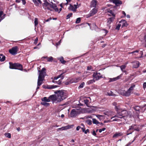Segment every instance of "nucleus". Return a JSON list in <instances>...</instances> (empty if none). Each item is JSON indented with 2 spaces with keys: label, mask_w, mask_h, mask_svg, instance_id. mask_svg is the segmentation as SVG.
<instances>
[{
  "label": "nucleus",
  "mask_w": 146,
  "mask_h": 146,
  "mask_svg": "<svg viewBox=\"0 0 146 146\" xmlns=\"http://www.w3.org/2000/svg\"><path fill=\"white\" fill-rule=\"evenodd\" d=\"M97 4V1L95 0L92 1L91 3V6L92 7H96Z\"/></svg>",
  "instance_id": "nucleus-25"
},
{
  "label": "nucleus",
  "mask_w": 146,
  "mask_h": 146,
  "mask_svg": "<svg viewBox=\"0 0 146 146\" xmlns=\"http://www.w3.org/2000/svg\"><path fill=\"white\" fill-rule=\"evenodd\" d=\"M57 87L56 85H48L46 87V88L48 89H50L54 88Z\"/></svg>",
  "instance_id": "nucleus-30"
},
{
  "label": "nucleus",
  "mask_w": 146,
  "mask_h": 146,
  "mask_svg": "<svg viewBox=\"0 0 146 146\" xmlns=\"http://www.w3.org/2000/svg\"><path fill=\"white\" fill-rule=\"evenodd\" d=\"M109 1L110 2L114 3L117 6H118L122 3L121 1L119 0H109Z\"/></svg>",
  "instance_id": "nucleus-11"
},
{
  "label": "nucleus",
  "mask_w": 146,
  "mask_h": 146,
  "mask_svg": "<svg viewBox=\"0 0 146 146\" xmlns=\"http://www.w3.org/2000/svg\"><path fill=\"white\" fill-rule=\"evenodd\" d=\"M9 64V68L11 69H15L16 67V63L13 64L11 62H10Z\"/></svg>",
  "instance_id": "nucleus-27"
},
{
  "label": "nucleus",
  "mask_w": 146,
  "mask_h": 146,
  "mask_svg": "<svg viewBox=\"0 0 146 146\" xmlns=\"http://www.w3.org/2000/svg\"><path fill=\"white\" fill-rule=\"evenodd\" d=\"M38 38H36L35 39L34 41V43L35 44H36L38 42Z\"/></svg>",
  "instance_id": "nucleus-51"
},
{
  "label": "nucleus",
  "mask_w": 146,
  "mask_h": 146,
  "mask_svg": "<svg viewBox=\"0 0 146 146\" xmlns=\"http://www.w3.org/2000/svg\"><path fill=\"white\" fill-rule=\"evenodd\" d=\"M43 58H46L47 60V61L48 62H51L53 60V58L52 56L50 57H48L47 56H44L43 57Z\"/></svg>",
  "instance_id": "nucleus-29"
},
{
  "label": "nucleus",
  "mask_w": 146,
  "mask_h": 146,
  "mask_svg": "<svg viewBox=\"0 0 146 146\" xmlns=\"http://www.w3.org/2000/svg\"><path fill=\"white\" fill-rule=\"evenodd\" d=\"M134 109L135 110L138 111H139L140 110V108L138 106L135 107Z\"/></svg>",
  "instance_id": "nucleus-47"
},
{
  "label": "nucleus",
  "mask_w": 146,
  "mask_h": 146,
  "mask_svg": "<svg viewBox=\"0 0 146 146\" xmlns=\"http://www.w3.org/2000/svg\"><path fill=\"white\" fill-rule=\"evenodd\" d=\"M88 122V123L90 125L92 124V121L91 120H88V121H87Z\"/></svg>",
  "instance_id": "nucleus-55"
},
{
  "label": "nucleus",
  "mask_w": 146,
  "mask_h": 146,
  "mask_svg": "<svg viewBox=\"0 0 146 146\" xmlns=\"http://www.w3.org/2000/svg\"><path fill=\"white\" fill-rule=\"evenodd\" d=\"M21 0H16V2L17 3H19L20 2Z\"/></svg>",
  "instance_id": "nucleus-62"
},
{
  "label": "nucleus",
  "mask_w": 146,
  "mask_h": 146,
  "mask_svg": "<svg viewBox=\"0 0 146 146\" xmlns=\"http://www.w3.org/2000/svg\"><path fill=\"white\" fill-rule=\"evenodd\" d=\"M119 23H122V27H127L128 25V24L126 21H125V20H122L121 21L119 22Z\"/></svg>",
  "instance_id": "nucleus-22"
},
{
  "label": "nucleus",
  "mask_w": 146,
  "mask_h": 146,
  "mask_svg": "<svg viewBox=\"0 0 146 146\" xmlns=\"http://www.w3.org/2000/svg\"><path fill=\"white\" fill-rule=\"evenodd\" d=\"M96 116L100 120H103L105 119L104 115L98 114L96 115Z\"/></svg>",
  "instance_id": "nucleus-24"
},
{
  "label": "nucleus",
  "mask_w": 146,
  "mask_h": 146,
  "mask_svg": "<svg viewBox=\"0 0 146 146\" xmlns=\"http://www.w3.org/2000/svg\"><path fill=\"white\" fill-rule=\"evenodd\" d=\"M144 40L146 42V45L145 46L146 47V34L145 35L144 37Z\"/></svg>",
  "instance_id": "nucleus-54"
},
{
  "label": "nucleus",
  "mask_w": 146,
  "mask_h": 146,
  "mask_svg": "<svg viewBox=\"0 0 146 146\" xmlns=\"http://www.w3.org/2000/svg\"><path fill=\"white\" fill-rule=\"evenodd\" d=\"M106 129L105 128L103 127L102 129H99V131L100 133H101L102 131H104Z\"/></svg>",
  "instance_id": "nucleus-44"
},
{
  "label": "nucleus",
  "mask_w": 146,
  "mask_h": 146,
  "mask_svg": "<svg viewBox=\"0 0 146 146\" xmlns=\"http://www.w3.org/2000/svg\"><path fill=\"white\" fill-rule=\"evenodd\" d=\"M126 67V65H122V66H120V68L121 71L123 72H126V71L125 70H124L125 68Z\"/></svg>",
  "instance_id": "nucleus-33"
},
{
  "label": "nucleus",
  "mask_w": 146,
  "mask_h": 146,
  "mask_svg": "<svg viewBox=\"0 0 146 146\" xmlns=\"http://www.w3.org/2000/svg\"><path fill=\"white\" fill-rule=\"evenodd\" d=\"M107 12L109 13L110 14L108 15L110 16H113V17H115V15L114 13V11L111 10L110 9H108L106 10Z\"/></svg>",
  "instance_id": "nucleus-15"
},
{
  "label": "nucleus",
  "mask_w": 146,
  "mask_h": 146,
  "mask_svg": "<svg viewBox=\"0 0 146 146\" xmlns=\"http://www.w3.org/2000/svg\"><path fill=\"white\" fill-rule=\"evenodd\" d=\"M23 4L25 5L26 4V1L25 0H22Z\"/></svg>",
  "instance_id": "nucleus-57"
},
{
  "label": "nucleus",
  "mask_w": 146,
  "mask_h": 146,
  "mask_svg": "<svg viewBox=\"0 0 146 146\" xmlns=\"http://www.w3.org/2000/svg\"><path fill=\"white\" fill-rule=\"evenodd\" d=\"M92 122L94 124H98L99 123V122L96 119H92Z\"/></svg>",
  "instance_id": "nucleus-37"
},
{
  "label": "nucleus",
  "mask_w": 146,
  "mask_h": 146,
  "mask_svg": "<svg viewBox=\"0 0 146 146\" xmlns=\"http://www.w3.org/2000/svg\"><path fill=\"white\" fill-rule=\"evenodd\" d=\"M62 81L61 80H59L58 81H55V83L58 84H60L61 83Z\"/></svg>",
  "instance_id": "nucleus-46"
},
{
  "label": "nucleus",
  "mask_w": 146,
  "mask_h": 146,
  "mask_svg": "<svg viewBox=\"0 0 146 146\" xmlns=\"http://www.w3.org/2000/svg\"><path fill=\"white\" fill-rule=\"evenodd\" d=\"M115 110L117 112V114L116 115L111 117V119H112L113 118L117 117L120 118H122L123 117H125L128 116V112L126 110H121L120 109L117 107L116 106L115 108Z\"/></svg>",
  "instance_id": "nucleus-4"
},
{
  "label": "nucleus",
  "mask_w": 146,
  "mask_h": 146,
  "mask_svg": "<svg viewBox=\"0 0 146 146\" xmlns=\"http://www.w3.org/2000/svg\"><path fill=\"white\" fill-rule=\"evenodd\" d=\"M93 77L94 78H95L96 80H98L100 78H102V75L99 72L94 73Z\"/></svg>",
  "instance_id": "nucleus-8"
},
{
  "label": "nucleus",
  "mask_w": 146,
  "mask_h": 146,
  "mask_svg": "<svg viewBox=\"0 0 146 146\" xmlns=\"http://www.w3.org/2000/svg\"><path fill=\"white\" fill-rule=\"evenodd\" d=\"M33 1L35 5L37 6H39L41 3V1L40 0H33Z\"/></svg>",
  "instance_id": "nucleus-23"
},
{
  "label": "nucleus",
  "mask_w": 146,
  "mask_h": 146,
  "mask_svg": "<svg viewBox=\"0 0 146 146\" xmlns=\"http://www.w3.org/2000/svg\"><path fill=\"white\" fill-rule=\"evenodd\" d=\"M5 57L4 56H2V58H1V57H0V60L1 62H3L4 61L5 59Z\"/></svg>",
  "instance_id": "nucleus-41"
},
{
  "label": "nucleus",
  "mask_w": 146,
  "mask_h": 146,
  "mask_svg": "<svg viewBox=\"0 0 146 146\" xmlns=\"http://www.w3.org/2000/svg\"><path fill=\"white\" fill-rule=\"evenodd\" d=\"M121 77V76H119L113 78H110L109 79V82H113L119 79Z\"/></svg>",
  "instance_id": "nucleus-19"
},
{
  "label": "nucleus",
  "mask_w": 146,
  "mask_h": 146,
  "mask_svg": "<svg viewBox=\"0 0 146 146\" xmlns=\"http://www.w3.org/2000/svg\"><path fill=\"white\" fill-rule=\"evenodd\" d=\"M122 135V133L121 132H117L116 133L113 137H117L121 136Z\"/></svg>",
  "instance_id": "nucleus-31"
},
{
  "label": "nucleus",
  "mask_w": 146,
  "mask_h": 146,
  "mask_svg": "<svg viewBox=\"0 0 146 146\" xmlns=\"http://www.w3.org/2000/svg\"><path fill=\"white\" fill-rule=\"evenodd\" d=\"M81 125L82 126L81 128H84V125L83 123H81Z\"/></svg>",
  "instance_id": "nucleus-61"
},
{
  "label": "nucleus",
  "mask_w": 146,
  "mask_h": 146,
  "mask_svg": "<svg viewBox=\"0 0 146 146\" xmlns=\"http://www.w3.org/2000/svg\"><path fill=\"white\" fill-rule=\"evenodd\" d=\"M92 134L94 135V136H96V132L95 131H94L92 133Z\"/></svg>",
  "instance_id": "nucleus-58"
},
{
  "label": "nucleus",
  "mask_w": 146,
  "mask_h": 146,
  "mask_svg": "<svg viewBox=\"0 0 146 146\" xmlns=\"http://www.w3.org/2000/svg\"><path fill=\"white\" fill-rule=\"evenodd\" d=\"M17 130L19 131H20L21 130L20 129L19 127L17 128Z\"/></svg>",
  "instance_id": "nucleus-64"
},
{
  "label": "nucleus",
  "mask_w": 146,
  "mask_h": 146,
  "mask_svg": "<svg viewBox=\"0 0 146 146\" xmlns=\"http://www.w3.org/2000/svg\"><path fill=\"white\" fill-rule=\"evenodd\" d=\"M72 13H70L68 15H67L66 16V19H68L70 18V17L72 15Z\"/></svg>",
  "instance_id": "nucleus-43"
},
{
  "label": "nucleus",
  "mask_w": 146,
  "mask_h": 146,
  "mask_svg": "<svg viewBox=\"0 0 146 146\" xmlns=\"http://www.w3.org/2000/svg\"><path fill=\"white\" fill-rule=\"evenodd\" d=\"M43 6L45 9L52 11L53 9L56 11H58V8L57 7L56 4L50 2L49 0H44Z\"/></svg>",
  "instance_id": "nucleus-2"
},
{
  "label": "nucleus",
  "mask_w": 146,
  "mask_h": 146,
  "mask_svg": "<svg viewBox=\"0 0 146 146\" xmlns=\"http://www.w3.org/2000/svg\"><path fill=\"white\" fill-rule=\"evenodd\" d=\"M18 50V48L17 46L13 47L11 49L9 50V52L13 55L16 54Z\"/></svg>",
  "instance_id": "nucleus-7"
},
{
  "label": "nucleus",
  "mask_w": 146,
  "mask_h": 146,
  "mask_svg": "<svg viewBox=\"0 0 146 146\" xmlns=\"http://www.w3.org/2000/svg\"><path fill=\"white\" fill-rule=\"evenodd\" d=\"M64 73H62L61 74L57 76H56L54 77V80L52 81V82L54 83H55V80H57L58 78H61V80H62L64 78V76L62 75Z\"/></svg>",
  "instance_id": "nucleus-14"
},
{
  "label": "nucleus",
  "mask_w": 146,
  "mask_h": 146,
  "mask_svg": "<svg viewBox=\"0 0 146 146\" xmlns=\"http://www.w3.org/2000/svg\"><path fill=\"white\" fill-rule=\"evenodd\" d=\"M83 101H84V103L88 107H89V106H88V103L89 102V101L88 100L86 99H83L82 98H80V100L79 101L80 104H81V102H83Z\"/></svg>",
  "instance_id": "nucleus-13"
},
{
  "label": "nucleus",
  "mask_w": 146,
  "mask_h": 146,
  "mask_svg": "<svg viewBox=\"0 0 146 146\" xmlns=\"http://www.w3.org/2000/svg\"><path fill=\"white\" fill-rule=\"evenodd\" d=\"M81 21L80 18H78L77 19L76 21V23H80Z\"/></svg>",
  "instance_id": "nucleus-42"
},
{
  "label": "nucleus",
  "mask_w": 146,
  "mask_h": 146,
  "mask_svg": "<svg viewBox=\"0 0 146 146\" xmlns=\"http://www.w3.org/2000/svg\"><path fill=\"white\" fill-rule=\"evenodd\" d=\"M132 63L133 64V67L134 68H137L139 67L140 65L139 62L137 61L133 62Z\"/></svg>",
  "instance_id": "nucleus-17"
},
{
  "label": "nucleus",
  "mask_w": 146,
  "mask_h": 146,
  "mask_svg": "<svg viewBox=\"0 0 146 146\" xmlns=\"http://www.w3.org/2000/svg\"><path fill=\"white\" fill-rule=\"evenodd\" d=\"M81 79V78L80 77H78L77 78H76V81H75V82H78L79 80H80Z\"/></svg>",
  "instance_id": "nucleus-48"
},
{
  "label": "nucleus",
  "mask_w": 146,
  "mask_h": 146,
  "mask_svg": "<svg viewBox=\"0 0 146 146\" xmlns=\"http://www.w3.org/2000/svg\"><path fill=\"white\" fill-rule=\"evenodd\" d=\"M115 19V17H112L109 18L108 19L107 25L109 29H110L111 27V26L110 25L114 20Z\"/></svg>",
  "instance_id": "nucleus-9"
},
{
  "label": "nucleus",
  "mask_w": 146,
  "mask_h": 146,
  "mask_svg": "<svg viewBox=\"0 0 146 146\" xmlns=\"http://www.w3.org/2000/svg\"><path fill=\"white\" fill-rule=\"evenodd\" d=\"M54 93L56 94L51 95L48 98L46 97L42 98V101L49 102L51 100L53 104L61 102L67 97L66 94L63 90L56 91L54 92Z\"/></svg>",
  "instance_id": "nucleus-1"
},
{
  "label": "nucleus",
  "mask_w": 146,
  "mask_h": 146,
  "mask_svg": "<svg viewBox=\"0 0 146 146\" xmlns=\"http://www.w3.org/2000/svg\"><path fill=\"white\" fill-rule=\"evenodd\" d=\"M143 87L144 89H145L146 88V82H144L143 84Z\"/></svg>",
  "instance_id": "nucleus-53"
},
{
  "label": "nucleus",
  "mask_w": 146,
  "mask_h": 146,
  "mask_svg": "<svg viewBox=\"0 0 146 146\" xmlns=\"http://www.w3.org/2000/svg\"><path fill=\"white\" fill-rule=\"evenodd\" d=\"M34 23H35V27L36 26V25L38 24V19L37 18H35Z\"/></svg>",
  "instance_id": "nucleus-38"
},
{
  "label": "nucleus",
  "mask_w": 146,
  "mask_h": 146,
  "mask_svg": "<svg viewBox=\"0 0 146 146\" xmlns=\"http://www.w3.org/2000/svg\"><path fill=\"white\" fill-rule=\"evenodd\" d=\"M106 95L109 96H115V95L111 91L110 92H107Z\"/></svg>",
  "instance_id": "nucleus-36"
},
{
  "label": "nucleus",
  "mask_w": 146,
  "mask_h": 146,
  "mask_svg": "<svg viewBox=\"0 0 146 146\" xmlns=\"http://www.w3.org/2000/svg\"><path fill=\"white\" fill-rule=\"evenodd\" d=\"M121 26V24H118L117 25H116V27L115 28V29L116 30H118L119 29V28Z\"/></svg>",
  "instance_id": "nucleus-40"
},
{
  "label": "nucleus",
  "mask_w": 146,
  "mask_h": 146,
  "mask_svg": "<svg viewBox=\"0 0 146 146\" xmlns=\"http://www.w3.org/2000/svg\"><path fill=\"white\" fill-rule=\"evenodd\" d=\"M41 104L42 105L46 107L49 106L50 105V104L49 103H47V102H45L44 101H42L41 103Z\"/></svg>",
  "instance_id": "nucleus-28"
},
{
  "label": "nucleus",
  "mask_w": 146,
  "mask_h": 146,
  "mask_svg": "<svg viewBox=\"0 0 146 146\" xmlns=\"http://www.w3.org/2000/svg\"><path fill=\"white\" fill-rule=\"evenodd\" d=\"M95 81L94 79H92L91 80H90L88 82H87L86 84L88 85H90V84H92Z\"/></svg>",
  "instance_id": "nucleus-34"
},
{
  "label": "nucleus",
  "mask_w": 146,
  "mask_h": 146,
  "mask_svg": "<svg viewBox=\"0 0 146 146\" xmlns=\"http://www.w3.org/2000/svg\"><path fill=\"white\" fill-rule=\"evenodd\" d=\"M135 140V139H134L131 142H129L128 143H127L126 145L125 146H129V145H130L131 143H133V141Z\"/></svg>",
  "instance_id": "nucleus-49"
},
{
  "label": "nucleus",
  "mask_w": 146,
  "mask_h": 146,
  "mask_svg": "<svg viewBox=\"0 0 146 146\" xmlns=\"http://www.w3.org/2000/svg\"><path fill=\"white\" fill-rule=\"evenodd\" d=\"M113 105L114 106H115V107H116H116H117L116 105H117V104L115 103V102H113Z\"/></svg>",
  "instance_id": "nucleus-59"
},
{
  "label": "nucleus",
  "mask_w": 146,
  "mask_h": 146,
  "mask_svg": "<svg viewBox=\"0 0 146 146\" xmlns=\"http://www.w3.org/2000/svg\"><path fill=\"white\" fill-rule=\"evenodd\" d=\"M97 10L96 9L94 8L91 11L90 13V16H92L95 14L97 12Z\"/></svg>",
  "instance_id": "nucleus-26"
},
{
  "label": "nucleus",
  "mask_w": 146,
  "mask_h": 146,
  "mask_svg": "<svg viewBox=\"0 0 146 146\" xmlns=\"http://www.w3.org/2000/svg\"><path fill=\"white\" fill-rule=\"evenodd\" d=\"M85 84V83L84 82H82L80 85L78 87V89L82 88Z\"/></svg>",
  "instance_id": "nucleus-39"
},
{
  "label": "nucleus",
  "mask_w": 146,
  "mask_h": 146,
  "mask_svg": "<svg viewBox=\"0 0 146 146\" xmlns=\"http://www.w3.org/2000/svg\"><path fill=\"white\" fill-rule=\"evenodd\" d=\"M139 52V50H135V51L132 52H129V54H133V53H135V52L138 53Z\"/></svg>",
  "instance_id": "nucleus-50"
},
{
  "label": "nucleus",
  "mask_w": 146,
  "mask_h": 146,
  "mask_svg": "<svg viewBox=\"0 0 146 146\" xmlns=\"http://www.w3.org/2000/svg\"><path fill=\"white\" fill-rule=\"evenodd\" d=\"M72 126V125H68L66 126L62 127L60 128H58V129L60 131L65 130L71 128Z\"/></svg>",
  "instance_id": "nucleus-10"
},
{
  "label": "nucleus",
  "mask_w": 146,
  "mask_h": 146,
  "mask_svg": "<svg viewBox=\"0 0 146 146\" xmlns=\"http://www.w3.org/2000/svg\"><path fill=\"white\" fill-rule=\"evenodd\" d=\"M91 66H88L87 68V70H90L91 69Z\"/></svg>",
  "instance_id": "nucleus-56"
},
{
  "label": "nucleus",
  "mask_w": 146,
  "mask_h": 146,
  "mask_svg": "<svg viewBox=\"0 0 146 146\" xmlns=\"http://www.w3.org/2000/svg\"><path fill=\"white\" fill-rule=\"evenodd\" d=\"M77 5H70V6L69 8L70 10L74 11H75L76 9L77 8Z\"/></svg>",
  "instance_id": "nucleus-12"
},
{
  "label": "nucleus",
  "mask_w": 146,
  "mask_h": 146,
  "mask_svg": "<svg viewBox=\"0 0 146 146\" xmlns=\"http://www.w3.org/2000/svg\"><path fill=\"white\" fill-rule=\"evenodd\" d=\"M58 59L60 60V61L62 64H64L66 62V61L64 60L63 57L62 56L59 58Z\"/></svg>",
  "instance_id": "nucleus-32"
},
{
  "label": "nucleus",
  "mask_w": 146,
  "mask_h": 146,
  "mask_svg": "<svg viewBox=\"0 0 146 146\" xmlns=\"http://www.w3.org/2000/svg\"><path fill=\"white\" fill-rule=\"evenodd\" d=\"M16 67L15 69H18L20 70H22V66L19 63H16Z\"/></svg>",
  "instance_id": "nucleus-18"
},
{
  "label": "nucleus",
  "mask_w": 146,
  "mask_h": 146,
  "mask_svg": "<svg viewBox=\"0 0 146 146\" xmlns=\"http://www.w3.org/2000/svg\"><path fill=\"white\" fill-rule=\"evenodd\" d=\"M78 111L76 109L72 110L70 113V115L72 117H74L76 116L77 114Z\"/></svg>",
  "instance_id": "nucleus-16"
},
{
  "label": "nucleus",
  "mask_w": 146,
  "mask_h": 146,
  "mask_svg": "<svg viewBox=\"0 0 146 146\" xmlns=\"http://www.w3.org/2000/svg\"><path fill=\"white\" fill-rule=\"evenodd\" d=\"M81 129V127L80 126H78L76 128V130L77 131H78L80 130V129Z\"/></svg>",
  "instance_id": "nucleus-52"
},
{
  "label": "nucleus",
  "mask_w": 146,
  "mask_h": 146,
  "mask_svg": "<svg viewBox=\"0 0 146 146\" xmlns=\"http://www.w3.org/2000/svg\"><path fill=\"white\" fill-rule=\"evenodd\" d=\"M135 87V85L134 84H132L127 91L121 90L120 92V94L123 96H128L130 95L131 92L133 91Z\"/></svg>",
  "instance_id": "nucleus-5"
},
{
  "label": "nucleus",
  "mask_w": 146,
  "mask_h": 146,
  "mask_svg": "<svg viewBox=\"0 0 146 146\" xmlns=\"http://www.w3.org/2000/svg\"><path fill=\"white\" fill-rule=\"evenodd\" d=\"M46 69L44 68H43L41 70H39V74L38 76V78L37 82L38 86L36 90L39 88V86H40L42 83V82L44 80V76L46 74Z\"/></svg>",
  "instance_id": "nucleus-3"
},
{
  "label": "nucleus",
  "mask_w": 146,
  "mask_h": 146,
  "mask_svg": "<svg viewBox=\"0 0 146 146\" xmlns=\"http://www.w3.org/2000/svg\"><path fill=\"white\" fill-rule=\"evenodd\" d=\"M126 17L127 18H130V16L129 15H127L126 16Z\"/></svg>",
  "instance_id": "nucleus-63"
},
{
  "label": "nucleus",
  "mask_w": 146,
  "mask_h": 146,
  "mask_svg": "<svg viewBox=\"0 0 146 146\" xmlns=\"http://www.w3.org/2000/svg\"><path fill=\"white\" fill-rule=\"evenodd\" d=\"M5 15L3 11L0 10V22L5 18Z\"/></svg>",
  "instance_id": "nucleus-21"
},
{
  "label": "nucleus",
  "mask_w": 146,
  "mask_h": 146,
  "mask_svg": "<svg viewBox=\"0 0 146 146\" xmlns=\"http://www.w3.org/2000/svg\"><path fill=\"white\" fill-rule=\"evenodd\" d=\"M113 112L111 111H106L104 113V115L108 116L112 115H113Z\"/></svg>",
  "instance_id": "nucleus-20"
},
{
  "label": "nucleus",
  "mask_w": 146,
  "mask_h": 146,
  "mask_svg": "<svg viewBox=\"0 0 146 146\" xmlns=\"http://www.w3.org/2000/svg\"><path fill=\"white\" fill-rule=\"evenodd\" d=\"M133 130H136L137 131H139V128L137 125H132L130 127L129 129L128 130L126 134L127 135H128L131 133Z\"/></svg>",
  "instance_id": "nucleus-6"
},
{
  "label": "nucleus",
  "mask_w": 146,
  "mask_h": 146,
  "mask_svg": "<svg viewBox=\"0 0 146 146\" xmlns=\"http://www.w3.org/2000/svg\"><path fill=\"white\" fill-rule=\"evenodd\" d=\"M118 119L115 118V119H113L112 121H118Z\"/></svg>",
  "instance_id": "nucleus-60"
},
{
  "label": "nucleus",
  "mask_w": 146,
  "mask_h": 146,
  "mask_svg": "<svg viewBox=\"0 0 146 146\" xmlns=\"http://www.w3.org/2000/svg\"><path fill=\"white\" fill-rule=\"evenodd\" d=\"M81 129L82 131L85 134H87L89 132V130L88 129H87L86 130H85V129L83 128H81Z\"/></svg>",
  "instance_id": "nucleus-35"
},
{
  "label": "nucleus",
  "mask_w": 146,
  "mask_h": 146,
  "mask_svg": "<svg viewBox=\"0 0 146 146\" xmlns=\"http://www.w3.org/2000/svg\"><path fill=\"white\" fill-rule=\"evenodd\" d=\"M5 137H11V135L10 133H5Z\"/></svg>",
  "instance_id": "nucleus-45"
}]
</instances>
